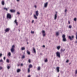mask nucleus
Wrapping results in <instances>:
<instances>
[{"mask_svg": "<svg viewBox=\"0 0 77 77\" xmlns=\"http://www.w3.org/2000/svg\"><path fill=\"white\" fill-rule=\"evenodd\" d=\"M37 69L38 71H39V70H40V69H41V68L40 67H38V68Z\"/></svg>", "mask_w": 77, "mask_h": 77, "instance_id": "obj_24", "label": "nucleus"}, {"mask_svg": "<svg viewBox=\"0 0 77 77\" xmlns=\"http://www.w3.org/2000/svg\"><path fill=\"white\" fill-rule=\"evenodd\" d=\"M48 5V2H46L45 4L44 7L45 8H47V5Z\"/></svg>", "mask_w": 77, "mask_h": 77, "instance_id": "obj_11", "label": "nucleus"}, {"mask_svg": "<svg viewBox=\"0 0 77 77\" xmlns=\"http://www.w3.org/2000/svg\"><path fill=\"white\" fill-rule=\"evenodd\" d=\"M20 66V65L19 64H18V65H17L18 66Z\"/></svg>", "mask_w": 77, "mask_h": 77, "instance_id": "obj_50", "label": "nucleus"}, {"mask_svg": "<svg viewBox=\"0 0 77 77\" xmlns=\"http://www.w3.org/2000/svg\"><path fill=\"white\" fill-rule=\"evenodd\" d=\"M2 54H0V57H2Z\"/></svg>", "mask_w": 77, "mask_h": 77, "instance_id": "obj_37", "label": "nucleus"}, {"mask_svg": "<svg viewBox=\"0 0 77 77\" xmlns=\"http://www.w3.org/2000/svg\"><path fill=\"white\" fill-rule=\"evenodd\" d=\"M57 50H59V49H60V46H57Z\"/></svg>", "mask_w": 77, "mask_h": 77, "instance_id": "obj_17", "label": "nucleus"}, {"mask_svg": "<svg viewBox=\"0 0 77 77\" xmlns=\"http://www.w3.org/2000/svg\"><path fill=\"white\" fill-rule=\"evenodd\" d=\"M35 8H37V7H36V5H35Z\"/></svg>", "mask_w": 77, "mask_h": 77, "instance_id": "obj_48", "label": "nucleus"}, {"mask_svg": "<svg viewBox=\"0 0 77 77\" xmlns=\"http://www.w3.org/2000/svg\"><path fill=\"white\" fill-rule=\"evenodd\" d=\"M4 9L6 10L7 11H8V8H4Z\"/></svg>", "mask_w": 77, "mask_h": 77, "instance_id": "obj_27", "label": "nucleus"}, {"mask_svg": "<svg viewBox=\"0 0 77 77\" xmlns=\"http://www.w3.org/2000/svg\"><path fill=\"white\" fill-rule=\"evenodd\" d=\"M25 50V48L23 47L21 48V50Z\"/></svg>", "mask_w": 77, "mask_h": 77, "instance_id": "obj_23", "label": "nucleus"}, {"mask_svg": "<svg viewBox=\"0 0 77 77\" xmlns=\"http://www.w3.org/2000/svg\"><path fill=\"white\" fill-rule=\"evenodd\" d=\"M72 28V26H71V25L69 26V29H71Z\"/></svg>", "mask_w": 77, "mask_h": 77, "instance_id": "obj_25", "label": "nucleus"}, {"mask_svg": "<svg viewBox=\"0 0 77 77\" xmlns=\"http://www.w3.org/2000/svg\"><path fill=\"white\" fill-rule=\"evenodd\" d=\"M28 62H29V63H30V62H31V61H30V59H29L28 60Z\"/></svg>", "mask_w": 77, "mask_h": 77, "instance_id": "obj_35", "label": "nucleus"}, {"mask_svg": "<svg viewBox=\"0 0 77 77\" xmlns=\"http://www.w3.org/2000/svg\"><path fill=\"white\" fill-rule=\"evenodd\" d=\"M56 53L57 56V57H60V53L59 52L57 51V52H56Z\"/></svg>", "mask_w": 77, "mask_h": 77, "instance_id": "obj_2", "label": "nucleus"}, {"mask_svg": "<svg viewBox=\"0 0 77 77\" xmlns=\"http://www.w3.org/2000/svg\"><path fill=\"white\" fill-rule=\"evenodd\" d=\"M29 68L30 69L31 68H32L33 67V66H32V65L30 64L29 66Z\"/></svg>", "mask_w": 77, "mask_h": 77, "instance_id": "obj_15", "label": "nucleus"}, {"mask_svg": "<svg viewBox=\"0 0 77 77\" xmlns=\"http://www.w3.org/2000/svg\"><path fill=\"white\" fill-rule=\"evenodd\" d=\"M75 43H77V41H76V42H75Z\"/></svg>", "mask_w": 77, "mask_h": 77, "instance_id": "obj_53", "label": "nucleus"}, {"mask_svg": "<svg viewBox=\"0 0 77 77\" xmlns=\"http://www.w3.org/2000/svg\"><path fill=\"white\" fill-rule=\"evenodd\" d=\"M30 68H28V73H29L30 72Z\"/></svg>", "mask_w": 77, "mask_h": 77, "instance_id": "obj_19", "label": "nucleus"}, {"mask_svg": "<svg viewBox=\"0 0 77 77\" xmlns=\"http://www.w3.org/2000/svg\"><path fill=\"white\" fill-rule=\"evenodd\" d=\"M68 23L69 24H70V21H68Z\"/></svg>", "mask_w": 77, "mask_h": 77, "instance_id": "obj_40", "label": "nucleus"}, {"mask_svg": "<svg viewBox=\"0 0 77 77\" xmlns=\"http://www.w3.org/2000/svg\"><path fill=\"white\" fill-rule=\"evenodd\" d=\"M7 18H9V19H11V15L10 14L8 13L7 14Z\"/></svg>", "mask_w": 77, "mask_h": 77, "instance_id": "obj_5", "label": "nucleus"}, {"mask_svg": "<svg viewBox=\"0 0 77 77\" xmlns=\"http://www.w3.org/2000/svg\"><path fill=\"white\" fill-rule=\"evenodd\" d=\"M74 20L75 21H76V20H77V18H74Z\"/></svg>", "mask_w": 77, "mask_h": 77, "instance_id": "obj_31", "label": "nucleus"}, {"mask_svg": "<svg viewBox=\"0 0 77 77\" xmlns=\"http://www.w3.org/2000/svg\"><path fill=\"white\" fill-rule=\"evenodd\" d=\"M56 35L57 36H58V35H59V32H56Z\"/></svg>", "mask_w": 77, "mask_h": 77, "instance_id": "obj_28", "label": "nucleus"}, {"mask_svg": "<svg viewBox=\"0 0 77 77\" xmlns=\"http://www.w3.org/2000/svg\"><path fill=\"white\" fill-rule=\"evenodd\" d=\"M17 14H20V13H19V12H17Z\"/></svg>", "mask_w": 77, "mask_h": 77, "instance_id": "obj_47", "label": "nucleus"}, {"mask_svg": "<svg viewBox=\"0 0 77 77\" xmlns=\"http://www.w3.org/2000/svg\"><path fill=\"white\" fill-rule=\"evenodd\" d=\"M6 62L7 63H9V60L8 59H7L6 60Z\"/></svg>", "mask_w": 77, "mask_h": 77, "instance_id": "obj_26", "label": "nucleus"}, {"mask_svg": "<svg viewBox=\"0 0 77 77\" xmlns=\"http://www.w3.org/2000/svg\"><path fill=\"white\" fill-rule=\"evenodd\" d=\"M45 62H48V60L47 59H46L45 61Z\"/></svg>", "mask_w": 77, "mask_h": 77, "instance_id": "obj_30", "label": "nucleus"}, {"mask_svg": "<svg viewBox=\"0 0 77 77\" xmlns=\"http://www.w3.org/2000/svg\"><path fill=\"white\" fill-rule=\"evenodd\" d=\"M10 30V29L9 28H8L6 29H5V32H9V31Z\"/></svg>", "mask_w": 77, "mask_h": 77, "instance_id": "obj_8", "label": "nucleus"}, {"mask_svg": "<svg viewBox=\"0 0 77 77\" xmlns=\"http://www.w3.org/2000/svg\"><path fill=\"white\" fill-rule=\"evenodd\" d=\"M56 12V14H55L54 16V20H56V18H57V12Z\"/></svg>", "mask_w": 77, "mask_h": 77, "instance_id": "obj_13", "label": "nucleus"}, {"mask_svg": "<svg viewBox=\"0 0 77 77\" xmlns=\"http://www.w3.org/2000/svg\"><path fill=\"white\" fill-rule=\"evenodd\" d=\"M24 58H25V56L24 55L22 57V59H24Z\"/></svg>", "mask_w": 77, "mask_h": 77, "instance_id": "obj_29", "label": "nucleus"}, {"mask_svg": "<svg viewBox=\"0 0 77 77\" xmlns=\"http://www.w3.org/2000/svg\"><path fill=\"white\" fill-rule=\"evenodd\" d=\"M3 60H2V59H1L0 60V62H3Z\"/></svg>", "mask_w": 77, "mask_h": 77, "instance_id": "obj_34", "label": "nucleus"}, {"mask_svg": "<svg viewBox=\"0 0 77 77\" xmlns=\"http://www.w3.org/2000/svg\"><path fill=\"white\" fill-rule=\"evenodd\" d=\"M20 71H21V69H18L17 70V72H20Z\"/></svg>", "mask_w": 77, "mask_h": 77, "instance_id": "obj_18", "label": "nucleus"}, {"mask_svg": "<svg viewBox=\"0 0 77 77\" xmlns=\"http://www.w3.org/2000/svg\"><path fill=\"white\" fill-rule=\"evenodd\" d=\"M14 23H15L17 26H18V22H17V20H15Z\"/></svg>", "mask_w": 77, "mask_h": 77, "instance_id": "obj_14", "label": "nucleus"}, {"mask_svg": "<svg viewBox=\"0 0 77 77\" xmlns=\"http://www.w3.org/2000/svg\"><path fill=\"white\" fill-rule=\"evenodd\" d=\"M45 45H43V47L44 48H45Z\"/></svg>", "mask_w": 77, "mask_h": 77, "instance_id": "obj_46", "label": "nucleus"}, {"mask_svg": "<svg viewBox=\"0 0 77 77\" xmlns=\"http://www.w3.org/2000/svg\"><path fill=\"white\" fill-rule=\"evenodd\" d=\"M75 74H77V70L75 71Z\"/></svg>", "mask_w": 77, "mask_h": 77, "instance_id": "obj_41", "label": "nucleus"}, {"mask_svg": "<svg viewBox=\"0 0 77 77\" xmlns=\"http://www.w3.org/2000/svg\"><path fill=\"white\" fill-rule=\"evenodd\" d=\"M27 54H29V55L30 54V53L28 51H27Z\"/></svg>", "mask_w": 77, "mask_h": 77, "instance_id": "obj_21", "label": "nucleus"}, {"mask_svg": "<svg viewBox=\"0 0 77 77\" xmlns=\"http://www.w3.org/2000/svg\"><path fill=\"white\" fill-rule=\"evenodd\" d=\"M33 22H34V20H33L32 21V23H33Z\"/></svg>", "mask_w": 77, "mask_h": 77, "instance_id": "obj_43", "label": "nucleus"}, {"mask_svg": "<svg viewBox=\"0 0 77 77\" xmlns=\"http://www.w3.org/2000/svg\"><path fill=\"white\" fill-rule=\"evenodd\" d=\"M10 11L11 12L14 13V12H15V10H13V9H11V10H10Z\"/></svg>", "mask_w": 77, "mask_h": 77, "instance_id": "obj_12", "label": "nucleus"}, {"mask_svg": "<svg viewBox=\"0 0 77 77\" xmlns=\"http://www.w3.org/2000/svg\"><path fill=\"white\" fill-rule=\"evenodd\" d=\"M66 11H67V10L66 9L65 10V12H66Z\"/></svg>", "mask_w": 77, "mask_h": 77, "instance_id": "obj_44", "label": "nucleus"}, {"mask_svg": "<svg viewBox=\"0 0 77 77\" xmlns=\"http://www.w3.org/2000/svg\"><path fill=\"white\" fill-rule=\"evenodd\" d=\"M11 68V66H7L8 69H9V68Z\"/></svg>", "mask_w": 77, "mask_h": 77, "instance_id": "obj_32", "label": "nucleus"}, {"mask_svg": "<svg viewBox=\"0 0 77 77\" xmlns=\"http://www.w3.org/2000/svg\"><path fill=\"white\" fill-rule=\"evenodd\" d=\"M32 52L34 53H36V50H35V48H33Z\"/></svg>", "mask_w": 77, "mask_h": 77, "instance_id": "obj_9", "label": "nucleus"}, {"mask_svg": "<svg viewBox=\"0 0 77 77\" xmlns=\"http://www.w3.org/2000/svg\"><path fill=\"white\" fill-rule=\"evenodd\" d=\"M2 69V67H0V69Z\"/></svg>", "mask_w": 77, "mask_h": 77, "instance_id": "obj_42", "label": "nucleus"}, {"mask_svg": "<svg viewBox=\"0 0 77 77\" xmlns=\"http://www.w3.org/2000/svg\"><path fill=\"white\" fill-rule=\"evenodd\" d=\"M35 14L36 16H38L39 15V13H38V11H37L35 12Z\"/></svg>", "mask_w": 77, "mask_h": 77, "instance_id": "obj_10", "label": "nucleus"}, {"mask_svg": "<svg viewBox=\"0 0 77 77\" xmlns=\"http://www.w3.org/2000/svg\"><path fill=\"white\" fill-rule=\"evenodd\" d=\"M27 44H29V43L28 42H27Z\"/></svg>", "mask_w": 77, "mask_h": 77, "instance_id": "obj_52", "label": "nucleus"}, {"mask_svg": "<svg viewBox=\"0 0 77 77\" xmlns=\"http://www.w3.org/2000/svg\"><path fill=\"white\" fill-rule=\"evenodd\" d=\"M4 60H5V59H6V57H4Z\"/></svg>", "mask_w": 77, "mask_h": 77, "instance_id": "obj_39", "label": "nucleus"}, {"mask_svg": "<svg viewBox=\"0 0 77 77\" xmlns=\"http://www.w3.org/2000/svg\"><path fill=\"white\" fill-rule=\"evenodd\" d=\"M15 48V46L14 45H13L12 46V48L11 49V51L12 53H13L14 51V48Z\"/></svg>", "mask_w": 77, "mask_h": 77, "instance_id": "obj_4", "label": "nucleus"}, {"mask_svg": "<svg viewBox=\"0 0 77 77\" xmlns=\"http://www.w3.org/2000/svg\"><path fill=\"white\" fill-rule=\"evenodd\" d=\"M34 18H35V19H37V18H38L37 17H36V15H34Z\"/></svg>", "mask_w": 77, "mask_h": 77, "instance_id": "obj_22", "label": "nucleus"}, {"mask_svg": "<svg viewBox=\"0 0 77 77\" xmlns=\"http://www.w3.org/2000/svg\"><path fill=\"white\" fill-rule=\"evenodd\" d=\"M17 2H19V0H17Z\"/></svg>", "mask_w": 77, "mask_h": 77, "instance_id": "obj_51", "label": "nucleus"}, {"mask_svg": "<svg viewBox=\"0 0 77 77\" xmlns=\"http://www.w3.org/2000/svg\"><path fill=\"white\" fill-rule=\"evenodd\" d=\"M11 53L9 52L8 53V55L10 56H11Z\"/></svg>", "mask_w": 77, "mask_h": 77, "instance_id": "obj_33", "label": "nucleus"}, {"mask_svg": "<svg viewBox=\"0 0 77 77\" xmlns=\"http://www.w3.org/2000/svg\"><path fill=\"white\" fill-rule=\"evenodd\" d=\"M21 66H23V63H21Z\"/></svg>", "mask_w": 77, "mask_h": 77, "instance_id": "obj_45", "label": "nucleus"}, {"mask_svg": "<svg viewBox=\"0 0 77 77\" xmlns=\"http://www.w3.org/2000/svg\"><path fill=\"white\" fill-rule=\"evenodd\" d=\"M59 68H59V67H57L56 68V70L57 72H59Z\"/></svg>", "mask_w": 77, "mask_h": 77, "instance_id": "obj_7", "label": "nucleus"}, {"mask_svg": "<svg viewBox=\"0 0 77 77\" xmlns=\"http://www.w3.org/2000/svg\"><path fill=\"white\" fill-rule=\"evenodd\" d=\"M68 62H69V60H67L66 61V62L67 63H68Z\"/></svg>", "mask_w": 77, "mask_h": 77, "instance_id": "obj_36", "label": "nucleus"}, {"mask_svg": "<svg viewBox=\"0 0 77 77\" xmlns=\"http://www.w3.org/2000/svg\"><path fill=\"white\" fill-rule=\"evenodd\" d=\"M31 33H34V32L31 31Z\"/></svg>", "mask_w": 77, "mask_h": 77, "instance_id": "obj_38", "label": "nucleus"}, {"mask_svg": "<svg viewBox=\"0 0 77 77\" xmlns=\"http://www.w3.org/2000/svg\"><path fill=\"white\" fill-rule=\"evenodd\" d=\"M74 35H72L71 37V36H69V38L71 41L73 40V39H74Z\"/></svg>", "mask_w": 77, "mask_h": 77, "instance_id": "obj_3", "label": "nucleus"}, {"mask_svg": "<svg viewBox=\"0 0 77 77\" xmlns=\"http://www.w3.org/2000/svg\"><path fill=\"white\" fill-rule=\"evenodd\" d=\"M2 5H5V2L4 1H2Z\"/></svg>", "mask_w": 77, "mask_h": 77, "instance_id": "obj_16", "label": "nucleus"}, {"mask_svg": "<svg viewBox=\"0 0 77 77\" xmlns=\"http://www.w3.org/2000/svg\"><path fill=\"white\" fill-rule=\"evenodd\" d=\"M65 50V49H61V51H64Z\"/></svg>", "mask_w": 77, "mask_h": 77, "instance_id": "obj_20", "label": "nucleus"}, {"mask_svg": "<svg viewBox=\"0 0 77 77\" xmlns=\"http://www.w3.org/2000/svg\"><path fill=\"white\" fill-rule=\"evenodd\" d=\"M42 33L43 34V36H45V31L43 30L42 31Z\"/></svg>", "mask_w": 77, "mask_h": 77, "instance_id": "obj_6", "label": "nucleus"}, {"mask_svg": "<svg viewBox=\"0 0 77 77\" xmlns=\"http://www.w3.org/2000/svg\"><path fill=\"white\" fill-rule=\"evenodd\" d=\"M63 41L64 42H66V39L65 38V35L63 34L62 35Z\"/></svg>", "mask_w": 77, "mask_h": 77, "instance_id": "obj_1", "label": "nucleus"}, {"mask_svg": "<svg viewBox=\"0 0 77 77\" xmlns=\"http://www.w3.org/2000/svg\"><path fill=\"white\" fill-rule=\"evenodd\" d=\"M28 77H30V75H29Z\"/></svg>", "mask_w": 77, "mask_h": 77, "instance_id": "obj_49", "label": "nucleus"}]
</instances>
